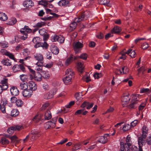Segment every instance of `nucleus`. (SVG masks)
I'll list each match as a JSON object with an SVG mask.
<instances>
[{
	"instance_id": "1",
	"label": "nucleus",
	"mask_w": 151,
	"mask_h": 151,
	"mask_svg": "<svg viewBox=\"0 0 151 151\" xmlns=\"http://www.w3.org/2000/svg\"><path fill=\"white\" fill-rule=\"evenodd\" d=\"M89 12L86 11L82 13L81 15L77 18H76L75 22H72L70 25V29L71 31L74 29L76 26L77 24L76 22H79L83 20H86L89 16Z\"/></svg>"
},
{
	"instance_id": "2",
	"label": "nucleus",
	"mask_w": 151,
	"mask_h": 151,
	"mask_svg": "<svg viewBox=\"0 0 151 151\" xmlns=\"http://www.w3.org/2000/svg\"><path fill=\"white\" fill-rule=\"evenodd\" d=\"M126 143L121 141L120 143V149L121 151H130V146L131 145V137L128 135L126 139Z\"/></svg>"
},
{
	"instance_id": "3",
	"label": "nucleus",
	"mask_w": 151,
	"mask_h": 151,
	"mask_svg": "<svg viewBox=\"0 0 151 151\" xmlns=\"http://www.w3.org/2000/svg\"><path fill=\"white\" fill-rule=\"evenodd\" d=\"M67 76L63 79V81L65 85L70 84L72 82V79L74 74V72L71 68L67 69L65 72Z\"/></svg>"
},
{
	"instance_id": "4",
	"label": "nucleus",
	"mask_w": 151,
	"mask_h": 151,
	"mask_svg": "<svg viewBox=\"0 0 151 151\" xmlns=\"http://www.w3.org/2000/svg\"><path fill=\"white\" fill-rule=\"evenodd\" d=\"M146 136L142 135L138 138V144L139 151H143L142 147L146 144Z\"/></svg>"
},
{
	"instance_id": "5",
	"label": "nucleus",
	"mask_w": 151,
	"mask_h": 151,
	"mask_svg": "<svg viewBox=\"0 0 151 151\" xmlns=\"http://www.w3.org/2000/svg\"><path fill=\"white\" fill-rule=\"evenodd\" d=\"M31 29L29 28L27 26H24V28L20 30L21 32L23 35L22 37V39L23 40H25L27 37V34L31 32Z\"/></svg>"
},
{
	"instance_id": "6",
	"label": "nucleus",
	"mask_w": 151,
	"mask_h": 151,
	"mask_svg": "<svg viewBox=\"0 0 151 151\" xmlns=\"http://www.w3.org/2000/svg\"><path fill=\"white\" fill-rule=\"evenodd\" d=\"M73 49L76 53L79 52L83 47V44L79 42H75L73 44Z\"/></svg>"
},
{
	"instance_id": "7",
	"label": "nucleus",
	"mask_w": 151,
	"mask_h": 151,
	"mask_svg": "<svg viewBox=\"0 0 151 151\" xmlns=\"http://www.w3.org/2000/svg\"><path fill=\"white\" fill-rule=\"evenodd\" d=\"M57 89L54 88L51 89L47 93L45 94L44 95V98L45 99H49L53 97L57 91Z\"/></svg>"
},
{
	"instance_id": "8",
	"label": "nucleus",
	"mask_w": 151,
	"mask_h": 151,
	"mask_svg": "<svg viewBox=\"0 0 151 151\" xmlns=\"http://www.w3.org/2000/svg\"><path fill=\"white\" fill-rule=\"evenodd\" d=\"M131 97L129 94H124L122 97L121 100L122 102V105L123 106H125L126 104L129 102Z\"/></svg>"
},
{
	"instance_id": "9",
	"label": "nucleus",
	"mask_w": 151,
	"mask_h": 151,
	"mask_svg": "<svg viewBox=\"0 0 151 151\" xmlns=\"http://www.w3.org/2000/svg\"><path fill=\"white\" fill-rule=\"evenodd\" d=\"M138 96V94L134 95L133 96V99L132 100L131 102V104L129 105V107L130 108H134L136 107V105L139 101L137 98Z\"/></svg>"
},
{
	"instance_id": "10",
	"label": "nucleus",
	"mask_w": 151,
	"mask_h": 151,
	"mask_svg": "<svg viewBox=\"0 0 151 151\" xmlns=\"http://www.w3.org/2000/svg\"><path fill=\"white\" fill-rule=\"evenodd\" d=\"M31 134L32 135L31 137V141L35 140L41 135L39 132L35 130H34L32 131Z\"/></svg>"
},
{
	"instance_id": "11",
	"label": "nucleus",
	"mask_w": 151,
	"mask_h": 151,
	"mask_svg": "<svg viewBox=\"0 0 151 151\" xmlns=\"http://www.w3.org/2000/svg\"><path fill=\"white\" fill-rule=\"evenodd\" d=\"M58 4L61 6L68 7L70 5V1L67 0H61L58 3Z\"/></svg>"
},
{
	"instance_id": "12",
	"label": "nucleus",
	"mask_w": 151,
	"mask_h": 151,
	"mask_svg": "<svg viewBox=\"0 0 151 151\" xmlns=\"http://www.w3.org/2000/svg\"><path fill=\"white\" fill-rule=\"evenodd\" d=\"M33 91L29 89H26L24 90L22 92L23 95L25 97H30L32 94Z\"/></svg>"
},
{
	"instance_id": "13",
	"label": "nucleus",
	"mask_w": 151,
	"mask_h": 151,
	"mask_svg": "<svg viewBox=\"0 0 151 151\" xmlns=\"http://www.w3.org/2000/svg\"><path fill=\"white\" fill-rule=\"evenodd\" d=\"M11 95L13 96H16L19 93V91L17 88L15 86H12L10 89Z\"/></svg>"
},
{
	"instance_id": "14",
	"label": "nucleus",
	"mask_w": 151,
	"mask_h": 151,
	"mask_svg": "<svg viewBox=\"0 0 151 151\" xmlns=\"http://www.w3.org/2000/svg\"><path fill=\"white\" fill-rule=\"evenodd\" d=\"M76 57H73V55H71L65 60V65L66 66L68 65L71 63L73 60H76Z\"/></svg>"
},
{
	"instance_id": "15",
	"label": "nucleus",
	"mask_w": 151,
	"mask_h": 151,
	"mask_svg": "<svg viewBox=\"0 0 151 151\" xmlns=\"http://www.w3.org/2000/svg\"><path fill=\"white\" fill-rule=\"evenodd\" d=\"M23 4L24 7L28 8H31L34 5L33 3L32 2V1L31 0H25Z\"/></svg>"
},
{
	"instance_id": "16",
	"label": "nucleus",
	"mask_w": 151,
	"mask_h": 151,
	"mask_svg": "<svg viewBox=\"0 0 151 151\" xmlns=\"http://www.w3.org/2000/svg\"><path fill=\"white\" fill-rule=\"evenodd\" d=\"M44 126L46 129L50 128H53L55 127L54 123H52V121H50L47 122L44 124Z\"/></svg>"
},
{
	"instance_id": "17",
	"label": "nucleus",
	"mask_w": 151,
	"mask_h": 151,
	"mask_svg": "<svg viewBox=\"0 0 151 151\" xmlns=\"http://www.w3.org/2000/svg\"><path fill=\"white\" fill-rule=\"evenodd\" d=\"M7 82L8 79L7 78H4L1 81L0 83L2 85H1L4 88V90H6L8 88Z\"/></svg>"
},
{
	"instance_id": "18",
	"label": "nucleus",
	"mask_w": 151,
	"mask_h": 151,
	"mask_svg": "<svg viewBox=\"0 0 151 151\" xmlns=\"http://www.w3.org/2000/svg\"><path fill=\"white\" fill-rule=\"evenodd\" d=\"M29 89L33 91H35L36 90L37 86L36 84L33 81H30L29 82Z\"/></svg>"
},
{
	"instance_id": "19",
	"label": "nucleus",
	"mask_w": 151,
	"mask_h": 151,
	"mask_svg": "<svg viewBox=\"0 0 151 151\" xmlns=\"http://www.w3.org/2000/svg\"><path fill=\"white\" fill-rule=\"evenodd\" d=\"M50 50L55 55H57L59 52V49L55 45H52L51 46Z\"/></svg>"
},
{
	"instance_id": "20",
	"label": "nucleus",
	"mask_w": 151,
	"mask_h": 151,
	"mask_svg": "<svg viewBox=\"0 0 151 151\" xmlns=\"http://www.w3.org/2000/svg\"><path fill=\"white\" fill-rule=\"evenodd\" d=\"M109 135L108 134H106L103 136L100 137L98 139L99 142L102 143H106L107 140V136Z\"/></svg>"
},
{
	"instance_id": "21",
	"label": "nucleus",
	"mask_w": 151,
	"mask_h": 151,
	"mask_svg": "<svg viewBox=\"0 0 151 151\" xmlns=\"http://www.w3.org/2000/svg\"><path fill=\"white\" fill-rule=\"evenodd\" d=\"M93 105V103H90L88 102H84L82 104L81 107L83 108L86 107L87 109H88L92 108Z\"/></svg>"
},
{
	"instance_id": "22",
	"label": "nucleus",
	"mask_w": 151,
	"mask_h": 151,
	"mask_svg": "<svg viewBox=\"0 0 151 151\" xmlns=\"http://www.w3.org/2000/svg\"><path fill=\"white\" fill-rule=\"evenodd\" d=\"M82 94L81 93H77L75 94V97L77 100L76 101V104H79V103L82 101V98L81 97Z\"/></svg>"
},
{
	"instance_id": "23",
	"label": "nucleus",
	"mask_w": 151,
	"mask_h": 151,
	"mask_svg": "<svg viewBox=\"0 0 151 151\" xmlns=\"http://www.w3.org/2000/svg\"><path fill=\"white\" fill-rule=\"evenodd\" d=\"M127 54L129 55L132 58H134L136 56V53L135 51L130 49L127 50Z\"/></svg>"
},
{
	"instance_id": "24",
	"label": "nucleus",
	"mask_w": 151,
	"mask_h": 151,
	"mask_svg": "<svg viewBox=\"0 0 151 151\" xmlns=\"http://www.w3.org/2000/svg\"><path fill=\"white\" fill-rule=\"evenodd\" d=\"M41 73L42 77L44 78L48 79L50 76V73L48 71H42Z\"/></svg>"
},
{
	"instance_id": "25",
	"label": "nucleus",
	"mask_w": 151,
	"mask_h": 151,
	"mask_svg": "<svg viewBox=\"0 0 151 151\" xmlns=\"http://www.w3.org/2000/svg\"><path fill=\"white\" fill-rule=\"evenodd\" d=\"M1 63L4 65L7 66L11 65V62L8 59H4L1 61Z\"/></svg>"
},
{
	"instance_id": "26",
	"label": "nucleus",
	"mask_w": 151,
	"mask_h": 151,
	"mask_svg": "<svg viewBox=\"0 0 151 151\" xmlns=\"http://www.w3.org/2000/svg\"><path fill=\"white\" fill-rule=\"evenodd\" d=\"M34 79L38 81H41L42 79L41 74L38 72L36 73L34 75Z\"/></svg>"
},
{
	"instance_id": "27",
	"label": "nucleus",
	"mask_w": 151,
	"mask_h": 151,
	"mask_svg": "<svg viewBox=\"0 0 151 151\" xmlns=\"http://www.w3.org/2000/svg\"><path fill=\"white\" fill-rule=\"evenodd\" d=\"M34 57L36 60L39 61H43V58L42 55L40 53L36 54L34 55Z\"/></svg>"
},
{
	"instance_id": "28",
	"label": "nucleus",
	"mask_w": 151,
	"mask_h": 151,
	"mask_svg": "<svg viewBox=\"0 0 151 151\" xmlns=\"http://www.w3.org/2000/svg\"><path fill=\"white\" fill-rule=\"evenodd\" d=\"M109 0H101L99 2L100 4L110 6L111 5L109 3Z\"/></svg>"
},
{
	"instance_id": "29",
	"label": "nucleus",
	"mask_w": 151,
	"mask_h": 151,
	"mask_svg": "<svg viewBox=\"0 0 151 151\" xmlns=\"http://www.w3.org/2000/svg\"><path fill=\"white\" fill-rule=\"evenodd\" d=\"M121 30V29L119 27L116 26L112 29L111 32L112 33L117 34L119 33Z\"/></svg>"
},
{
	"instance_id": "30",
	"label": "nucleus",
	"mask_w": 151,
	"mask_h": 151,
	"mask_svg": "<svg viewBox=\"0 0 151 151\" xmlns=\"http://www.w3.org/2000/svg\"><path fill=\"white\" fill-rule=\"evenodd\" d=\"M52 118V115L50 112L49 110H47L45 113V118L46 120H49Z\"/></svg>"
},
{
	"instance_id": "31",
	"label": "nucleus",
	"mask_w": 151,
	"mask_h": 151,
	"mask_svg": "<svg viewBox=\"0 0 151 151\" xmlns=\"http://www.w3.org/2000/svg\"><path fill=\"white\" fill-rule=\"evenodd\" d=\"M20 87L21 89L25 90L28 88V84L27 82H22L20 83Z\"/></svg>"
},
{
	"instance_id": "32",
	"label": "nucleus",
	"mask_w": 151,
	"mask_h": 151,
	"mask_svg": "<svg viewBox=\"0 0 151 151\" xmlns=\"http://www.w3.org/2000/svg\"><path fill=\"white\" fill-rule=\"evenodd\" d=\"M8 18L6 15L4 13H0V20L2 21H5Z\"/></svg>"
},
{
	"instance_id": "33",
	"label": "nucleus",
	"mask_w": 151,
	"mask_h": 151,
	"mask_svg": "<svg viewBox=\"0 0 151 151\" xmlns=\"http://www.w3.org/2000/svg\"><path fill=\"white\" fill-rule=\"evenodd\" d=\"M122 71L120 70H118L119 71L120 74H126L129 72V70L128 68L127 67L124 66L122 68Z\"/></svg>"
},
{
	"instance_id": "34",
	"label": "nucleus",
	"mask_w": 151,
	"mask_h": 151,
	"mask_svg": "<svg viewBox=\"0 0 151 151\" xmlns=\"http://www.w3.org/2000/svg\"><path fill=\"white\" fill-rule=\"evenodd\" d=\"M148 130L147 128L145 126H143L142 129V135L147 136L148 133Z\"/></svg>"
},
{
	"instance_id": "35",
	"label": "nucleus",
	"mask_w": 151,
	"mask_h": 151,
	"mask_svg": "<svg viewBox=\"0 0 151 151\" xmlns=\"http://www.w3.org/2000/svg\"><path fill=\"white\" fill-rule=\"evenodd\" d=\"M19 114L18 110L16 109H13L11 112V115L12 116L15 117L18 116Z\"/></svg>"
},
{
	"instance_id": "36",
	"label": "nucleus",
	"mask_w": 151,
	"mask_h": 151,
	"mask_svg": "<svg viewBox=\"0 0 151 151\" xmlns=\"http://www.w3.org/2000/svg\"><path fill=\"white\" fill-rule=\"evenodd\" d=\"M83 80L86 82H88L91 81V80L90 78V75L89 73L86 74L82 78Z\"/></svg>"
},
{
	"instance_id": "37",
	"label": "nucleus",
	"mask_w": 151,
	"mask_h": 151,
	"mask_svg": "<svg viewBox=\"0 0 151 151\" xmlns=\"http://www.w3.org/2000/svg\"><path fill=\"white\" fill-rule=\"evenodd\" d=\"M17 22V20L15 18H12L9 21L8 24L10 25H13L15 24Z\"/></svg>"
},
{
	"instance_id": "38",
	"label": "nucleus",
	"mask_w": 151,
	"mask_h": 151,
	"mask_svg": "<svg viewBox=\"0 0 151 151\" xmlns=\"http://www.w3.org/2000/svg\"><path fill=\"white\" fill-rule=\"evenodd\" d=\"M1 144L3 145H7L9 144V141L5 137H2L0 140Z\"/></svg>"
},
{
	"instance_id": "39",
	"label": "nucleus",
	"mask_w": 151,
	"mask_h": 151,
	"mask_svg": "<svg viewBox=\"0 0 151 151\" xmlns=\"http://www.w3.org/2000/svg\"><path fill=\"white\" fill-rule=\"evenodd\" d=\"M19 78L20 80L22 81V82H26V81H27V79L28 76L26 75L22 74L20 76Z\"/></svg>"
},
{
	"instance_id": "40",
	"label": "nucleus",
	"mask_w": 151,
	"mask_h": 151,
	"mask_svg": "<svg viewBox=\"0 0 151 151\" xmlns=\"http://www.w3.org/2000/svg\"><path fill=\"white\" fill-rule=\"evenodd\" d=\"M131 128V126L129 124H125L123 125L122 129L124 131H126L129 130Z\"/></svg>"
},
{
	"instance_id": "41",
	"label": "nucleus",
	"mask_w": 151,
	"mask_h": 151,
	"mask_svg": "<svg viewBox=\"0 0 151 151\" xmlns=\"http://www.w3.org/2000/svg\"><path fill=\"white\" fill-rule=\"evenodd\" d=\"M6 55L15 61V59L14 57V56L12 53L8 52H6Z\"/></svg>"
},
{
	"instance_id": "42",
	"label": "nucleus",
	"mask_w": 151,
	"mask_h": 151,
	"mask_svg": "<svg viewBox=\"0 0 151 151\" xmlns=\"http://www.w3.org/2000/svg\"><path fill=\"white\" fill-rule=\"evenodd\" d=\"M38 4L40 5H41L44 6H46L47 4V1L45 0H42L39 1Z\"/></svg>"
},
{
	"instance_id": "43",
	"label": "nucleus",
	"mask_w": 151,
	"mask_h": 151,
	"mask_svg": "<svg viewBox=\"0 0 151 151\" xmlns=\"http://www.w3.org/2000/svg\"><path fill=\"white\" fill-rule=\"evenodd\" d=\"M40 116L39 115L35 116L33 119V121L35 122H38L41 119Z\"/></svg>"
},
{
	"instance_id": "44",
	"label": "nucleus",
	"mask_w": 151,
	"mask_h": 151,
	"mask_svg": "<svg viewBox=\"0 0 151 151\" xmlns=\"http://www.w3.org/2000/svg\"><path fill=\"white\" fill-rule=\"evenodd\" d=\"M59 36L56 35H55L51 37V40L52 42L57 41L58 40Z\"/></svg>"
},
{
	"instance_id": "45",
	"label": "nucleus",
	"mask_w": 151,
	"mask_h": 151,
	"mask_svg": "<svg viewBox=\"0 0 151 151\" xmlns=\"http://www.w3.org/2000/svg\"><path fill=\"white\" fill-rule=\"evenodd\" d=\"M16 103V105L18 107H21L23 104V102L21 100H17Z\"/></svg>"
},
{
	"instance_id": "46",
	"label": "nucleus",
	"mask_w": 151,
	"mask_h": 151,
	"mask_svg": "<svg viewBox=\"0 0 151 151\" xmlns=\"http://www.w3.org/2000/svg\"><path fill=\"white\" fill-rule=\"evenodd\" d=\"M14 127V131L20 130L24 129V126L22 125H17Z\"/></svg>"
},
{
	"instance_id": "47",
	"label": "nucleus",
	"mask_w": 151,
	"mask_h": 151,
	"mask_svg": "<svg viewBox=\"0 0 151 151\" xmlns=\"http://www.w3.org/2000/svg\"><path fill=\"white\" fill-rule=\"evenodd\" d=\"M45 25V23L43 22H39L37 23L36 25L35 26V27L40 28L42 27V26H44Z\"/></svg>"
},
{
	"instance_id": "48",
	"label": "nucleus",
	"mask_w": 151,
	"mask_h": 151,
	"mask_svg": "<svg viewBox=\"0 0 151 151\" xmlns=\"http://www.w3.org/2000/svg\"><path fill=\"white\" fill-rule=\"evenodd\" d=\"M94 140V139H91V138H89L87 140H86L84 141L83 142H81V143L84 145H86L89 142V141L90 140L91 142H92Z\"/></svg>"
},
{
	"instance_id": "49",
	"label": "nucleus",
	"mask_w": 151,
	"mask_h": 151,
	"mask_svg": "<svg viewBox=\"0 0 151 151\" xmlns=\"http://www.w3.org/2000/svg\"><path fill=\"white\" fill-rule=\"evenodd\" d=\"M150 92V90L149 88H143L140 90V93H149Z\"/></svg>"
},
{
	"instance_id": "50",
	"label": "nucleus",
	"mask_w": 151,
	"mask_h": 151,
	"mask_svg": "<svg viewBox=\"0 0 151 151\" xmlns=\"http://www.w3.org/2000/svg\"><path fill=\"white\" fill-rule=\"evenodd\" d=\"M22 53L24 56H27L29 54L30 52L28 49L26 48L23 50Z\"/></svg>"
},
{
	"instance_id": "51",
	"label": "nucleus",
	"mask_w": 151,
	"mask_h": 151,
	"mask_svg": "<svg viewBox=\"0 0 151 151\" xmlns=\"http://www.w3.org/2000/svg\"><path fill=\"white\" fill-rule=\"evenodd\" d=\"M12 70L14 72L19 71V67L18 65H14L12 68Z\"/></svg>"
},
{
	"instance_id": "52",
	"label": "nucleus",
	"mask_w": 151,
	"mask_h": 151,
	"mask_svg": "<svg viewBox=\"0 0 151 151\" xmlns=\"http://www.w3.org/2000/svg\"><path fill=\"white\" fill-rule=\"evenodd\" d=\"M40 47H42L43 48L46 49L48 47V45L45 42H40Z\"/></svg>"
},
{
	"instance_id": "53",
	"label": "nucleus",
	"mask_w": 151,
	"mask_h": 151,
	"mask_svg": "<svg viewBox=\"0 0 151 151\" xmlns=\"http://www.w3.org/2000/svg\"><path fill=\"white\" fill-rule=\"evenodd\" d=\"M39 32L40 34L42 35H45L46 34L45 29L44 28L41 29L39 30Z\"/></svg>"
},
{
	"instance_id": "54",
	"label": "nucleus",
	"mask_w": 151,
	"mask_h": 151,
	"mask_svg": "<svg viewBox=\"0 0 151 151\" xmlns=\"http://www.w3.org/2000/svg\"><path fill=\"white\" fill-rule=\"evenodd\" d=\"M65 40L64 38L62 36H59L58 40L57 41L60 43H62L64 42Z\"/></svg>"
},
{
	"instance_id": "55",
	"label": "nucleus",
	"mask_w": 151,
	"mask_h": 151,
	"mask_svg": "<svg viewBox=\"0 0 151 151\" xmlns=\"http://www.w3.org/2000/svg\"><path fill=\"white\" fill-rule=\"evenodd\" d=\"M14 127H12L8 128L7 132L9 134H12L14 132Z\"/></svg>"
},
{
	"instance_id": "56",
	"label": "nucleus",
	"mask_w": 151,
	"mask_h": 151,
	"mask_svg": "<svg viewBox=\"0 0 151 151\" xmlns=\"http://www.w3.org/2000/svg\"><path fill=\"white\" fill-rule=\"evenodd\" d=\"M139 150V148H138L137 147L134 145L132 146L130 148L131 151H138Z\"/></svg>"
},
{
	"instance_id": "57",
	"label": "nucleus",
	"mask_w": 151,
	"mask_h": 151,
	"mask_svg": "<svg viewBox=\"0 0 151 151\" xmlns=\"http://www.w3.org/2000/svg\"><path fill=\"white\" fill-rule=\"evenodd\" d=\"M87 55L86 54L82 53L81 55L80 58L84 60H86L87 58Z\"/></svg>"
},
{
	"instance_id": "58",
	"label": "nucleus",
	"mask_w": 151,
	"mask_h": 151,
	"mask_svg": "<svg viewBox=\"0 0 151 151\" xmlns=\"http://www.w3.org/2000/svg\"><path fill=\"white\" fill-rule=\"evenodd\" d=\"M43 88L45 91H47L49 89L50 87L49 85L46 84H44L42 85Z\"/></svg>"
},
{
	"instance_id": "59",
	"label": "nucleus",
	"mask_w": 151,
	"mask_h": 151,
	"mask_svg": "<svg viewBox=\"0 0 151 151\" xmlns=\"http://www.w3.org/2000/svg\"><path fill=\"white\" fill-rule=\"evenodd\" d=\"M145 103H143L140 104L139 107V111H142L145 108Z\"/></svg>"
},
{
	"instance_id": "60",
	"label": "nucleus",
	"mask_w": 151,
	"mask_h": 151,
	"mask_svg": "<svg viewBox=\"0 0 151 151\" xmlns=\"http://www.w3.org/2000/svg\"><path fill=\"white\" fill-rule=\"evenodd\" d=\"M93 76L95 78L99 79L101 76V73H96L94 74Z\"/></svg>"
},
{
	"instance_id": "61",
	"label": "nucleus",
	"mask_w": 151,
	"mask_h": 151,
	"mask_svg": "<svg viewBox=\"0 0 151 151\" xmlns=\"http://www.w3.org/2000/svg\"><path fill=\"white\" fill-rule=\"evenodd\" d=\"M40 38L39 37H34L32 40V41L34 43H37L39 42Z\"/></svg>"
},
{
	"instance_id": "62",
	"label": "nucleus",
	"mask_w": 151,
	"mask_h": 151,
	"mask_svg": "<svg viewBox=\"0 0 151 151\" xmlns=\"http://www.w3.org/2000/svg\"><path fill=\"white\" fill-rule=\"evenodd\" d=\"M137 122H138V121H137V120H134L131 123L130 126H131V127H133L135 126H136V124H137Z\"/></svg>"
},
{
	"instance_id": "63",
	"label": "nucleus",
	"mask_w": 151,
	"mask_h": 151,
	"mask_svg": "<svg viewBox=\"0 0 151 151\" xmlns=\"http://www.w3.org/2000/svg\"><path fill=\"white\" fill-rule=\"evenodd\" d=\"M149 47V45L146 42L144 43L142 45V47L143 49H146Z\"/></svg>"
},
{
	"instance_id": "64",
	"label": "nucleus",
	"mask_w": 151,
	"mask_h": 151,
	"mask_svg": "<svg viewBox=\"0 0 151 151\" xmlns=\"http://www.w3.org/2000/svg\"><path fill=\"white\" fill-rule=\"evenodd\" d=\"M146 142L149 145H151V136H148L147 138Z\"/></svg>"
}]
</instances>
